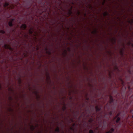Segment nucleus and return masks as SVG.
Here are the masks:
<instances>
[{"label": "nucleus", "instance_id": "8", "mask_svg": "<svg viewBox=\"0 0 133 133\" xmlns=\"http://www.w3.org/2000/svg\"><path fill=\"white\" fill-rule=\"evenodd\" d=\"M95 109H96V111H99L100 110H101V109L99 108L98 106H96L95 107Z\"/></svg>", "mask_w": 133, "mask_h": 133}, {"label": "nucleus", "instance_id": "18", "mask_svg": "<svg viewBox=\"0 0 133 133\" xmlns=\"http://www.w3.org/2000/svg\"><path fill=\"white\" fill-rule=\"evenodd\" d=\"M70 129L74 131V129L73 127H70Z\"/></svg>", "mask_w": 133, "mask_h": 133}, {"label": "nucleus", "instance_id": "16", "mask_svg": "<svg viewBox=\"0 0 133 133\" xmlns=\"http://www.w3.org/2000/svg\"><path fill=\"white\" fill-rule=\"evenodd\" d=\"M93 119L92 118H91L89 120V122H93Z\"/></svg>", "mask_w": 133, "mask_h": 133}, {"label": "nucleus", "instance_id": "24", "mask_svg": "<svg viewBox=\"0 0 133 133\" xmlns=\"http://www.w3.org/2000/svg\"><path fill=\"white\" fill-rule=\"evenodd\" d=\"M75 123H74L73 124V127H74L75 126Z\"/></svg>", "mask_w": 133, "mask_h": 133}, {"label": "nucleus", "instance_id": "21", "mask_svg": "<svg viewBox=\"0 0 133 133\" xmlns=\"http://www.w3.org/2000/svg\"><path fill=\"white\" fill-rule=\"evenodd\" d=\"M103 1H104V2L103 3H102V4H103V5L104 4V3H105V0H103Z\"/></svg>", "mask_w": 133, "mask_h": 133}, {"label": "nucleus", "instance_id": "11", "mask_svg": "<svg viewBox=\"0 0 133 133\" xmlns=\"http://www.w3.org/2000/svg\"><path fill=\"white\" fill-rule=\"evenodd\" d=\"M55 131L57 132H59L60 131L58 127H57V128L55 129Z\"/></svg>", "mask_w": 133, "mask_h": 133}, {"label": "nucleus", "instance_id": "9", "mask_svg": "<svg viewBox=\"0 0 133 133\" xmlns=\"http://www.w3.org/2000/svg\"><path fill=\"white\" fill-rule=\"evenodd\" d=\"M9 3L8 2H5L4 4V6L5 7H6L7 6L9 5Z\"/></svg>", "mask_w": 133, "mask_h": 133}, {"label": "nucleus", "instance_id": "22", "mask_svg": "<svg viewBox=\"0 0 133 133\" xmlns=\"http://www.w3.org/2000/svg\"><path fill=\"white\" fill-rule=\"evenodd\" d=\"M103 125L105 126V127H106L107 126V124H104Z\"/></svg>", "mask_w": 133, "mask_h": 133}, {"label": "nucleus", "instance_id": "4", "mask_svg": "<svg viewBox=\"0 0 133 133\" xmlns=\"http://www.w3.org/2000/svg\"><path fill=\"white\" fill-rule=\"evenodd\" d=\"M110 101L109 102L110 103V104H111L113 102L114 100L113 98V97L112 96L110 95Z\"/></svg>", "mask_w": 133, "mask_h": 133}, {"label": "nucleus", "instance_id": "10", "mask_svg": "<svg viewBox=\"0 0 133 133\" xmlns=\"http://www.w3.org/2000/svg\"><path fill=\"white\" fill-rule=\"evenodd\" d=\"M4 48L6 49L9 48V46L7 45L4 44Z\"/></svg>", "mask_w": 133, "mask_h": 133}, {"label": "nucleus", "instance_id": "33", "mask_svg": "<svg viewBox=\"0 0 133 133\" xmlns=\"http://www.w3.org/2000/svg\"><path fill=\"white\" fill-rule=\"evenodd\" d=\"M45 11H46V9H45Z\"/></svg>", "mask_w": 133, "mask_h": 133}, {"label": "nucleus", "instance_id": "15", "mask_svg": "<svg viewBox=\"0 0 133 133\" xmlns=\"http://www.w3.org/2000/svg\"><path fill=\"white\" fill-rule=\"evenodd\" d=\"M89 133H94V131L93 130L91 129L89 131Z\"/></svg>", "mask_w": 133, "mask_h": 133}, {"label": "nucleus", "instance_id": "32", "mask_svg": "<svg viewBox=\"0 0 133 133\" xmlns=\"http://www.w3.org/2000/svg\"><path fill=\"white\" fill-rule=\"evenodd\" d=\"M132 46H133V44H132Z\"/></svg>", "mask_w": 133, "mask_h": 133}, {"label": "nucleus", "instance_id": "23", "mask_svg": "<svg viewBox=\"0 0 133 133\" xmlns=\"http://www.w3.org/2000/svg\"><path fill=\"white\" fill-rule=\"evenodd\" d=\"M35 128H33V127L32 126V130H33Z\"/></svg>", "mask_w": 133, "mask_h": 133}, {"label": "nucleus", "instance_id": "34", "mask_svg": "<svg viewBox=\"0 0 133 133\" xmlns=\"http://www.w3.org/2000/svg\"><path fill=\"white\" fill-rule=\"evenodd\" d=\"M132 118H133V116H132Z\"/></svg>", "mask_w": 133, "mask_h": 133}, {"label": "nucleus", "instance_id": "31", "mask_svg": "<svg viewBox=\"0 0 133 133\" xmlns=\"http://www.w3.org/2000/svg\"><path fill=\"white\" fill-rule=\"evenodd\" d=\"M14 30H12V31H13Z\"/></svg>", "mask_w": 133, "mask_h": 133}, {"label": "nucleus", "instance_id": "3", "mask_svg": "<svg viewBox=\"0 0 133 133\" xmlns=\"http://www.w3.org/2000/svg\"><path fill=\"white\" fill-rule=\"evenodd\" d=\"M27 26L26 24H22L21 26V29H23L24 30H25Z\"/></svg>", "mask_w": 133, "mask_h": 133}, {"label": "nucleus", "instance_id": "5", "mask_svg": "<svg viewBox=\"0 0 133 133\" xmlns=\"http://www.w3.org/2000/svg\"><path fill=\"white\" fill-rule=\"evenodd\" d=\"M34 31V30L33 29V28H31L29 30V33L30 34L32 35Z\"/></svg>", "mask_w": 133, "mask_h": 133}, {"label": "nucleus", "instance_id": "27", "mask_svg": "<svg viewBox=\"0 0 133 133\" xmlns=\"http://www.w3.org/2000/svg\"><path fill=\"white\" fill-rule=\"evenodd\" d=\"M121 52L122 54H123V52H122V51H121Z\"/></svg>", "mask_w": 133, "mask_h": 133}, {"label": "nucleus", "instance_id": "26", "mask_svg": "<svg viewBox=\"0 0 133 133\" xmlns=\"http://www.w3.org/2000/svg\"><path fill=\"white\" fill-rule=\"evenodd\" d=\"M132 22L131 23V24L133 23V19H132Z\"/></svg>", "mask_w": 133, "mask_h": 133}, {"label": "nucleus", "instance_id": "7", "mask_svg": "<svg viewBox=\"0 0 133 133\" xmlns=\"http://www.w3.org/2000/svg\"><path fill=\"white\" fill-rule=\"evenodd\" d=\"M114 111H111L109 112V114L110 116L114 115Z\"/></svg>", "mask_w": 133, "mask_h": 133}, {"label": "nucleus", "instance_id": "6", "mask_svg": "<svg viewBox=\"0 0 133 133\" xmlns=\"http://www.w3.org/2000/svg\"><path fill=\"white\" fill-rule=\"evenodd\" d=\"M114 131V129L113 128H112L110 130L107 132L106 133H112Z\"/></svg>", "mask_w": 133, "mask_h": 133}, {"label": "nucleus", "instance_id": "1", "mask_svg": "<svg viewBox=\"0 0 133 133\" xmlns=\"http://www.w3.org/2000/svg\"><path fill=\"white\" fill-rule=\"evenodd\" d=\"M15 19H14L13 18L12 19L11 21H10L9 23L8 24L9 26L10 27H12L13 26V21H14Z\"/></svg>", "mask_w": 133, "mask_h": 133}, {"label": "nucleus", "instance_id": "25", "mask_svg": "<svg viewBox=\"0 0 133 133\" xmlns=\"http://www.w3.org/2000/svg\"><path fill=\"white\" fill-rule=\"evenodd\" d=\"M45 49L46 50H47V49L46 48H45Z\"/></svg>", "mask_w": 133, "mask_h": 133}, {"label": "nucleus", "instance_id": "12", "mask_svg": "<svg viewBox=\"0 0 133 133\" xmlns=\"http://www.w3.org/2000/svg\"><path fill=\"white\" fill-rule=\"evenodd\" d=\"M72 12L71 11V9L69 10V11L68 12V14L69 15V16H70L72 14Z\"/></svg>", "mask_w": 133, "mask_h": 133}, {"label": "nucleus", "instance_id": "30", "mask_svg": "<svg viewBox=\"0 0 133 133\" xmlns=\"http://www.w3.org/2000/svg\"><path fill=\"white\" fill-rule=\"evenodd\" d=\"M71 121L72 122L73 121V120L72 119H71Z\"/></svg>", "mask_w": 133, "mask_h": 133}, {"label": "nucleus", "instance_id": "19", "mask_svg": "<svg viewBox=\"0 0 133 133\" xmlns=\"http://www.w3.org/2000/svg\"><path fill=\"white\" fill-rule=\"evenodd\" d=\"M25 37L26 38H28V35L27 34H25L24 35Z\"/></svg>", "mask_w": 133, "mask_h": 133}, {"label": "nucleus", "instance_id": "2", "mask_svg": "<svg viewBox=\"0 0 133 133\" xmlns=\"http://www.w3.org/2000/svg\"><path fill=\"white\" fill-rule=\"evenodd\" d=\"M119 114H118L115 117V119L117 118V119L116 121V122L117 123H118L120 120V118L118 117V116L119 115Z\"/></svg>", "mask_w": 133, "mask_h": 133}, {"label": "nucleus", "instance_id": "14", "mask_svg": "<svg viewBox=\"0 0 133 133\" xmlns=\"http://www.w3.org/2000/svg\"><path fill=\"white\" fill-rule=\"evenodd\" d=\"M0 33L2 34H4L5 33V32L4 30H0Z\"/></svg>", "mask_w": 133, "mask_h": 133}, {"label": "nucleus", "instance_id": "20", "mask_svg": "<svg viewBox=\"0 0 133 133\" xmlns=\"http://www.w3.org/2000/svg\"><path fill=\"white\" fill-rule=\"evenodd\" d=\"M77 14H78V15H79L80 14V12L79 11H78V12H77Z\"/></svg>", "mask_w": 133, "mask_h": 133}, {"label": "nucleus", "instance_id": "28", "mask_svg": "<svg viewBox=\"0 0 133 133\" xmlns=\"http://www.w3.org/2000/svg\"><path fill=\"white\" fill-rule=\"evenodd\" d=\"M108 104H107L106 105V106H107L108 105Z\"/></svg>", "mask_w": 133, "mask_h": 133}, {"label": "nucleus", "instance_id": "17", "mask_svg": "<svg viewBox=\"0 0 133 133\" xmlns=\"http://www.w3.org/2000/svg\"><path fill=\"white\" fill-rule=\"evenodd\" d=\"M24 56L25 57H27L28 56V52H26V54L25 53L24 54Z\"/></svg>", "mask_w": 133, "mask_h": 133}, {"label": "nucleus", "instance_id": "29", "mask_svg": "<svg viewBox=\"0 0 133 133\" xmlns=\"http://www.w3.org/2000/svg\"><path fill=\"white\" fill-rule=\"evenodd\" d=\"M1 88V85L0 84V88Z\"/></svg>", "mask_w": 133, "mask_h": 133}, {"label": "nucleus", "instance_id": "13", "mask_svg": "<svg viewBox=\"0 0 133 133\" xmlns=\"http://www.w3.org/2000/svg\"><path fill=\"white\" fill-rule=\"evenodd\" d=\"M108 13L106 11L103 14L105 16L108 15Z\"/></svg>", "mask_w": 133, "mask_h": 133}]
</instances>
